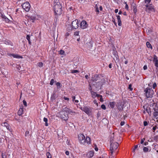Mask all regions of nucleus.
I'll use <instances>...</instances> for the list:
<instances>
[{"mask_svg": "<svg viewBox=\"0 0 158 158\" xmlns=\"http://www.w3.org/2000/svg\"><path fill=\"white\" fill-rule=\"evenodd\" d=\"M54 10L56 15H60L62 12V6L59 2H55L54 3Z\"/></svg>", "mask_w": 158, "mask_h": 158, "instance_id": "1", "label": "nucleus"}, {"mask_svg": "<svg viewBox=\"0 0 158 158\" xmlns=\"http://www.w3.org/2000/svg\"><path fill=\"white\" fill-rule=\"evenodd\" d=\"M144 91L147 98H151L152 97L154 91L152 89L147 88L144 90Z\"/></svg>", "mask_w": 158, "mask_h": 158, "instance_id": "2", "label": "nucleus"}, {"mask_svg": "<svg viewBox=\"0 0 158 158\" xmlns=\"http://www.w3.org/2000/svg\"><path fill=\"white\" fill-rule=\"evenodd\" d=\"M59 116L64 120H66L68 118V114L64 111H61L59 113Z\"/></svg>", "mask_w": 158, "mask_h": 158, "instance_id": "3", "label": "nucleus"}, {"mask_svg": "<svg viewBox=\"0 0 158 158\" xmlns=\"http://www.w3.org/2000/svg\"><path fill=\"white\" fill-rule=\"evenodd\" d=\"M78 139L80 142L83 144L85 143V137L82 134H80L78 135Z\"/></svg>", "mask_w": 158, "mask_h": 158, "instance_id": "4", "label": "nucleus"}, {"mask_svg": "<svg viewBox=\"0 0 158 158\" xmlns=\"http://www.w3.org/2000/svg\"><path fill=\"white\" fill-rule=\"evenodd\" d=\"M110 150H116L118 146V144L117 142L111 143H110Z\"/></svg>", "mask_w": 158, "mask_h": 158, "instance_id": "5", "label": "nucleus"}, {"mask_svg": "<svg viewBox=\"0 0 158 158\" xmlns=\"http://www.w3.org/2000/svg\"><path fill=\"white\" fill-rule=\"evenodd\" d=\"M22 6V8L26 11L28 12L29 10L30 6V4L28 2L24 3Z\"/></svg>", "mask_w": 158, "mask_h": 158, "instance_id": "6", "label": "nucleus"}, {"mask_svg": "<svg viewBox=\"0 0 158 158\" xmlns=\"http://www.w3.org/2000/svg\"><path fill=\"white\" fill-rule=\"evenodd\" d=\"M79 22L77 19L73 21L72 23V25L73 28L76 29L79 27Z\"/></svg>", "mask_w": 158, "mask_h": 158, "instance_id": "7", "label": "nucleus"}, {"mask_svg": "<svg viewBox=\"0 0 158 158\" xmlns=\"http://www.w3.org/2000/svg\"><path fill=\"white\" fill-rule=\"evenodd\" d=\"M80 109L83 111H84L86 114H90L91 113L90 110L87 107L84 106L83 107H81Z\"/></svg>", "mask_w": 158, "mask_h": 158, "instance_id": "8", "label": "nucleus"}, {"mask_svg": "<svg viewBox=\"0 0 158 158\" xmlns=\"http://www.w3.org/2000/svg\"><path fill=\"white\" fill-rule=\"evenodd\" d=\"M87 26L88 24L86 22L85 20L82 21L80 24V27L82 29H85L87 27Z\"/></svg>", "mask_w": 158, "mask_h": 158, "instance_id": "9", "label": "nucleus"}, {"mask_svg": "<svg viewBox=\"0 0 158 158\" xmlns=\"http://www.w3.org/2000/svg\"><path fill=\"white\" fill-rule=\"evenodd\" d=\"M124 105L122 104V102H119L117 104V107L119 110H122L123 108H124Z\"/></svg>", "mask_w": 158, "mask_h": 158, "instance_id": "10", "label": "nucleus"}, {"mask_svg": "<svg viewBox=\"0 0 158 158\" xmlns=\"http://www.w3.org/2000/svg\"><path fill=\"white\" fill-rule=\"evenodd\" d=\"M56 97H57V96L56 94V92L54 91L53 92L51 98V101L53 102L54 101Z\"/></svg>", "mask_w": 158, "mask_h": 158, "instance_id": "11", "label": "nucleus"}, {"mask_svg": "<svg viewBox=\"0 0 158 158\" xmlns=\"http://www.w3.org/2000/svg\"><path fill=\"white\" fill-rule=\"evenodd\" d=\"M146 7L148 8V9L152 11H154V6L152 4H146L145 5Z\"/></svg>", "mask_w": 158, "mask_h": 158, "instance_id": "12", "label": "nucleus"}, {"mask_svg": "<svg viewBox=\"0 0 158 158\" xmlns=\"http://www.w3.org/2000/svg\"><path fill=\"white\" fill-rule=\"evenodd\" d=\"M28 19L30 20H32V22H34V21L36 20H38V19L37 18V16H29L28 17Z\"/></svg>", "mask_w": 158, "mask_h": 158, "instance_id": "13", "label": "nucleus"}, {"mask_svg": "<svg viewBox=\"0 0 158 158\" xmlns=\"http://www.w3.org/2000/svg\"><path fill=\"white\" fill-rule=\"evenodd\" d=\"M94 155V152L93 151H90L87 154L86 156L87 157L91 158Z\"/></svg>", "mask_w": 158, "mask_h": 158, "instance_id": "14", "label": "nucleus"}, {"mask_svg": "<svg viewBox=\"0 0 158 158\" xmlns=\"http://www.w3.org/2000/svg\"><path fill=\"white\" fill-rule=\"evenodd\" d=\"M99 77L97 75H95L92 77V80L93 81H96L98 79Z\"/></svg>", "mask_w": 158, "mask_h": 158, "instance_id": "15", "label": "nucleus"}, {"mask_svg": "<svg viewBox=\"0 0 158 158\" xmlns=\"http://www.w3.org/2000/svg\"><path fill=\"white\" fill-rule=\"evenodd\" d=\"M62 111L65 112H67L68 114V113L72 112V111L70 109H69L68 108L65 107L63 109V110Z\"/></svg>", "mask_w": 158, "mask_h": 158, "instance_id": "16", "label": "nucleus"}, {"mask_svg": "<svg viewBox=\"0 0 158 158\" xmlns=\"http://www.w3.org/2000/svg\"><path fill=\"white\" fill-rule=\"evenodd\" d=\"M118 20V24L119 26H121L122 25L121 21L120 19V17L119 15L117 16Z\"/></svg>", "mask_w": 158, "mask_h": 158, "instance_id": "17", "label": "nucleus"}, {"mask_svg": "<svg viewBox=\"0 0 158 158\" xmlns=\"http://www.w3.org/2000/svg\"><path fill=\"white\" fill-rule=\"evenodd\" d=\"M2 125L3 126L6 127V128L10 131L9 129V127L7 123H2Z\"/></svg>", "mask_w": 158, "mask_h": 158, "instance_id": "18", "label": "nucleus"}, {"mask_svg": "<svg viewBox=\"0 0 158 158\" xmlns=\"http://www.w3.org/2000/svg\"><path fill=\"white\" fill-rule=\"evenodd\" d=\"M23 109L20 108L18 111V114L19 115H21L22 114H23Z\"/></svg>", "mask_w": 158, "mask_h": 158, "instance_id": "19", "label": "nucleus"}, {"mask_svg": "<svg viewBox=\"0 0 158 158\" xmlns=\"http://www.w3.org/2000/svg\"><path fill=\"white\" fill-rule=\"evenodd\" d=\"M85 143L86 142L87 143H90V139L89 137H86L85 138Z\"/></svg>", "mask_w": 158, "mask_h": 158, "instance_id": "20", "label": "nucleus"}, {"mask_svg": "<svg viewBox=\"0 0 158 158\" xmlns=\"http://www.w3.org/2000/svg\"><path fill=\"white\" fill-rule=\"evenodd\" d=\"M91 93L92 95V97L93 98H94L95 97H96V93L95 92H93V91H91Z\"/></svg>", "mask_w": 158, "mask_h": 158, "instance_id": "21", "label": "nucleus"}, {"mask_svg": "<svg viewBox=\"0 0 158 158\" xmlns=\"http://www.w3.org/2000/svg\"><path fill=\"white\" fill-rule=\"evenodd\" d=\"M114 133H113V136L111 135L110 139V143H114Z\"/></svg>", "mask_w": 158, "mask_h": 158, "instance_id": "22", "label": "nucleus"}, {"mask_svg": "<svg viewBox=\"0 0 158 158\" xmlns=\"http://www.w3.org/2000/svg\"><path fill=\"white\" fill-rule=\"evenodd\" d=\"M44 121L45 122V125L46 126H48V119L45 117L44 118Z\"/></svg>", "mask_w": 158, "mask_h": 158, "instance_id": "23", "label": "nucleus"}, {"mask_svg": "<svg viewBox=\"0 0 158 158\" xmlns=\"http://www.w3.org/2000/svg\"><path fill=\"white\" fill-rule=\"evenodd\" d=\"M115 105V103L114 102H111L110 103V106L112 108H113L114 107Z\"/></svg>", "mask_w": 158, "mask_h": 158, "instance_id": "24", "label": "nucleus"}, {"mask_svg": "<svg viewBox=\"0 0 158 158\" xmlns=\"http://www.w3.org/2000/svg\"><path fill=\"white\" fill-rule=\"evenodd\" d=\"M146 45H147V47L148 48H152V47L151 44H150V43L149 42H147Z\"/></svg>", "mask_w": 158, "mask_h": 158, "instance_id": "25", "label": "nucleus"}, {"mask_svg": "<svg viewBox=\"0 0 158 158\" xmlns=\"http://www.w3.org/2000/svg\"><path fill=\"white\" fill-rule=\"evenodd\" d=\"M26 39L28 40L29 44H31V42L30 40V36L29 35H27L26 36Z\"/></svg>", "mask_w": 158, "mask_h": 158, "instance_id": "26", "label": "nucleus"}, {"mask_svg": "<svg viewBox=\"0 0 158 158\" xmlns=\"http://www.w3.org/2000/svg\"><path fill=\"white\" fill-rule=\"evenodd\" d=\"M143 150V152H148V148L146 147H144Z\"/></svg>", "mask_w": 158, "mask_h": 158, "instance_id": "27", "label": "nucleus"}, {"mask_svg": "<svg viewBox=\"0 0 158 158\" xmlns=\"http://www.w3.org/2000/svg\"><path fill=\"white\" fill-rule=\"evenodd\" d=\"M12 56L14 58H20V56L19 55H15L14 54H12Z\"/></svg>", "mask_w": 158, "mask_h": 158, "instance_id": "28", "label": "nucleus"}, {"mask_svg": "<svg viewBox=\"0 0 158 158\" xmlns=\"http://www.w3.org/2000/svg\"><path fill=\"white\" fill-rule=\"evenodd\" d=\"M47 158H51L52 156L50 153L47 152L46 153Z\"/></svg>", "mask_w": 158, "mask_h": 158, "instance_id": "29", "label": "nucleus"}, {"mask_svg": "<svg viewBox=\"0 0 158 158\" xmlns=\"http://www.w3.org/2000/svg\"><path fill=\"white\" fill-rule=\"evenodd\" d=\"M95 8L96 9V11L98 12V13H99V9H98V6L97 5H96L95 6Z\"/></svg>", "mask_w": 158, "mask_h": 158, "instance_id": "30", "label": "nucleus"}, {"mask_svg": "<svg viewBox=\"0 0 158 158\" xmlns=\"http://www.w3.org/2000/svg\"><path fill=\"white\" fill-rule=\"evenodd\" d=\"M138 147V145H136L135 146L134 148L132 150V152H135V150L136 149H137Z\"/></svg>", "mask_w": 158, "mask_h": 158, "instance_id": "31", "label": "nucleus"}, {"mask_svg": "<svg viewBox=\"0 0 158 158\" xmlns=\"http://www.w3.org/2000/svg\"><path fill=\"white\" fill-rule=\"evenodd\" d=\"M157 60H158L157 59V57L156 56V55H154V56H153V62H154Z\"/></svg>", "mask_w": 158, "mask_h": 158, "instance_id": "32", "label": "nucleus"}, {"mask_svg": "<svg viewBox=\"0 0 158 158\" xmlns=\"http://www.w3.org/2000/svg\"><path fill=\"white\" fill-rule=\"evenodd\" d=\"M38 66L40 67H42L43 65V64L42 62H40L37 64Z\"/></svg>", "mask_w": 158, "mask_h": 158, "instance_id": "33", "label": "nucleus"}, {"mask_svg": "<svg viewBox=\"0 0 158 158\" xmlns=\"http://www.w3.org/2000/svg\"><path fill=\"white\" fill-rule=\"evenodd\" d=\"M155 66L157 67H158V60H156V61L154 62Z\"/></svg>", "mask_w": 158, "mask_h": 158, "instance_id": "34", "label": "nucleus"}, {"mask_svg": "<svg viewBox=\"0 0 158 158\" xmlns=\"http://www.w3.org/2000/svg\"><path fill=\"white\" fill-rule=\"evenodd\" d=\"M55 81L54 79H52L50 81V84L51 85H52L53 83H54Z\"/></svg>", "mask_w": 158, "mask_h": 158, "instance_id": "35", "label": "nucleus"}, {"mask_svg": "<svg viewBox=\"0 0 158 158\" xmlns=\"http://www.w3.org/2000/svg\"><path fill=\"white\" fill-rule=\"evenodd\" d=\"M101 107L103 110H105L106 109V106L104 104H102L101 105Z\"/></svg>", "mask_w": 158, "mask_h": 158, "instance_id": "36", "label": "nucleus"}, {"mask_svg": "<svg viewBox=\"0 0 158 158\" xmlns=\"http://www.w3.org/2000/svg\"><path fill=\"white\" fill-rule=\"evenodd\" d=\"M79 72L77 70H73L72 71L71 73H77Z\"/></svg>", "mask_w": 158, "mask_h": 158, "instance_id": "37", "label": "nucleus"}, {"mask_svg": "<svg viewBox=\"0 0 158 158\" xmlns=\"http://www.w3.org/2000/svg\"><path fill=\"white\" fill-rule=\"evenodd\" d=\"M131 87H132V85L130 84L129 85V89H130V90H132V89H133V88H131Z\"/></svg>", "mask_w": 158, "mask_h": 158, "instance_id": "38", "label": "nucleus"}, {"mask_svg": "<svg viewBox=\"0 0 158 158\" xmlns=\"http://www.w3.org/2000/svg\"><path fill=\"white\" fill-rule=\"evenodd\" d=\"M113 53L114 55H115V57L116 59H117L118 58V56L116 55V52L115 51H114V52H113Z\"/></svg>", "mask_w": 158, "mask_h": 158, "instance_id": "39", "label": "nucleus"}, {"mask_svg": "<svg viewBox=\"0 0 158 158\" xmlns=\"http://www.w3.org/2000/svg\"><path fill=\"white\" fill-rule=\"evenodd\" d=\"M100 98V101L101 102H103V101H104V100L102 98V96H100V97H99Z\"/></svg>", "mask_w": 158, "mask_h": 158, "instance_id": "40", "label": "nucleus"}, {"mask_svg": "<svg viewBox=\"0 0 158 158\" xmlns=\"http://www.w3.org/2000/svg\"><path fill=\"white\" fill-rule=\"evenodd\" d=\"M60 54H61V55L64 54V52L62 50H60Z\"/></svg>", "mask_w": 158, "mask_h": 158, "instance_id": "41", "label": "nucleus"}, {"mask_svg": "<svg viewBox=\"0 0 158 158\" xmlns=\"http://www.w3.org/2000/svg\"><path fill=\"white\" fill-rule=\"evenodd\" d=\"M23 105L25 106H27V102H26L25 100H23Z\"/></svg>", "mask_w": 158, "mask_h": 158, "instance_id": "42", "label": "nucleus"}, {"mask_svg": "<svg viewBox=\"0 0 158 158\" xmlns=\"http://www.w3.org/2000/svg\"><path fill=\"white\" fill-rule=\"evenodd\" d=\"M79 31H76L74 32V35L76 36L78 35H79Z\"/></svg>", "mask_w": 158, "mask_h": 158, "instance_id": "43", "label": "nucleus"}, {"mask_svg": "<svg viewBox=\"0 0 158 158\" xmlns=\"http://www.w3.org/2000/svg\"><path fill=\"white\" fill-rule=\"evenodd\" d=\"M125 4H126V6H125V9L128 10V6L126 2H125Z\"/></svg>", "mask_w": 158, "mask_h": 158, "instance_id": "44", "label": "nucleus"}, {"mask_svg": "<svg viewBox=\"0 0 158 158\" xmlns=\"http://www.w3.org/2000/svg\"><path fill=\"white\" fill-rule=\"evenodd\" d=\"M4 20L6 22H9V19L7 17H5V19Z\"/></svg>", "mask_w": 158, "mask_h": 158, "instance_id": "45", "label": "nucleus"}, {"mask_svg": "<svg viewBox=\"0 0 158 158\" xmlns=\"http://www.w3.org/2000/svg\"><path fill=\"white\" fill-rule=\"evenodd\" d=\"M17 68L19 70H21V67L19 65H17L16 66Z\"/></svg>", "mask_w": 158, "mask_h": 158, "instance_id": "46", "label": "nucleus"}, {"mask_svg": "<svg viewBox=\"0 0 158 158\" xmlns=\"http://www.w3.org/2000/svg\"><path fill=\"white\" fill-rule=\"evenodd\" d=\"M56 85L57 86H59L60 87H61L60 85L61 86V85L60 83L59 82H58L56 83Z\"/></svg>", "mask_w": 158, "mask_h": 158, "instance_id": "47", "label": "nucleus"}, {"mask_svg": "<svg viewBox=\"0 0 158 158\" xmlns=\"http://www.w3.org/2000/svg\"><path fill=\"white\" fill-rule=\"evenodd\" d=\"M151 0H145V2L146 3H149L151 1Z\"/></svg>", "mask_w": 158, "mask_h": 158, "instance_id": "48", "label": "nucleus"}, {"mask_svg": "<svg viewBox=\"0 0 158 158\" xmlns=\"http://www.w3.org/2000/svg\"><path fill=\"white\" fill-rule=\"evenodd\" d=\"M134 11L135 13L137 11V10L136 8V7L135 6H134Z\"/></svg>", "mask_w": 158, "mask_h": 158, "instance_id": "49", "label": "nucleus"}, {"mask_svg": "<svg viewBox=\"0 0 158 158\" xmlns=\"http://www.w3.org/2000/svg\"><path fill=\"white\" fill-rule=\"evenodd\" d=\"M143 124L144 126H146L148 124L147 122L146 121L144 122Z\"/></svg>", "mask_w": 158, "mask_h": 158, "instance_id": "50", "label": "nucleus"}, {"mask_svg": "<svg viewBox=\"0 0 158 158\" xmlns=\"http://www.w3.org/2000/svg\"><path fill=\"white\" fill-rule=\"evenodd\" d=\"M156 86V83H154L153 85V89H155Z\"/></svg>", "mask_w": 158, "mask_h": 158, "instance_id": "51", "label": "nucleus"}, {"mask_svg": "<svg viewBox=\"0 0 158 158\" xmlns=\"http://www.w3.org/2000/svg\"><path fill=\"white\" fill-rule=\"evenodd\" d=\"M158 115V113L156 111H155L154 114V116H157Z\"/></svg>", "mask_w": 158, "mask_h": 158, "instance_id": "52", "label": "nucleus"}, {"mask_svg": "<svg viewBox=\"0 0 158 158\" xmlns=\"http://www.w3.org/2000/svg\"><path fill=\"white\" fill-rule=\"evenodd\" d=\"M125 123V122L124 121H122L120 123V125L121 126H123L124 125Z\"/></svg>", "mask_w": 158, "mask_h": 158, "instance_id": "53", "label": "nucleus"}, {"mask_svg": "<svg viewBox=\"0 0 158 158\" xmlns=\"http://www.w3.org/2000/svg\"><path fill=\"white\" fill-rule=\"evenodd\" d=\"M66 142L68 145H70V142L68 140H67Z\"/></svg>", "mask_w": 158, "mask_h": 158, "instance_id": "54", "label": "nucleus"}, {"mask_svg": "<svg viewBox=\"0 0 158 158\" xmlns=\"http://www.w3.org/2000/svg\"><path fill=\"white\" fill-rule=\"evenodd\" d=\"M89 89L90 91V93H91V91H93L92 90V88H91V85H89Z\"/></svg>", "mask_w": 158, "mask_h": 158, "instance_id": "55", "label": "nucleus"}, {"mask_svg": "<svg viewBox=\"0 0 158 158\" xmlns=\"http://www.w3.org/2000/svg\"><path fill=\"white\" fill-rule=\"evenodd\" d=\"M143 68L144 70H146L147 69V66L146 65H144L143 66Z\"/></svg>", "mask_w": 158, "mask_h": 158, "instance_id": "56", "label": "nucleus"}, {"mask_svg": "<svg viewBox=\"0 0 158 158\" xmlns=\"http://www.w3.org/2000/svg\"><path fill=\"white\" fill-rule=\"evenodd\" d=\"M9 42L7 41H4V43L5 44H9Z\"/></svg>", "mask_w": 158, "mask_h": 158, "instance_id": "57", "label": "nucleus"}, {"mask_svg": "<svg viewBox=\"0 0 158 158\" xmlns=\"http://www.w3.org/2000/svg\"><path fill=\"white\" fill-rule=\"evenodd\" d=\"M2 158H6V156L5 155H3V154H2Z\"/></svg>", "mask_w": 158, "mask_h": 158, "instance_id": "58", "label": "nucleus"}, {"mask_svg": "<svg viewBox=\"0 0 158 158\" xmlns=\"http://www.w3.org/2000/svg\"><path fill=\"white\" fill-rule=\"evenodd\" d=\"M65 154L67 155H69V152L68 151H66L65 152Z\"/></svg>", "mask_w": 158, "mask_h": 158, "instance_id": "59", "label": "nucleus"}, {"mask_svg": "<svg viewBox=\"0 0 158 158\" xmlns=\"http://www.w3.org/2000/svg\"><path fill=\"white\" fill-rule=\"evenodd\" d=\"M29 134V132L28 131H26L25 133V135L27 136Z\"/></svg>", "mask_w": 158, "mask_h": 158, "instance_id": "60", "label": "nucleus"}, {"mask_svg": "<svg viewBox=\"0 0 158 158\" xmlns=\"http://www.w3.org/2000/svg\"><path fill=\"white\" fill-rule=\"evenodd\" d=\"M156 126H155V127H153V128H152V129L154 131V132L156 130Z\"/></svg>", "mask_w": 158, "mask_h": 158, "instance_id": "61", "label": "nucleus"}, {"mask_svg": "<svg viewBox=\"0 0 158 158\" xmlns=\"http://www.w3.org/2000/svg\"><path fill=\"white\" fill-rule=\"evenodd\" d=\"M95 147L94 148V149L96 151H98V147L96 146V145H95Z\"/></svg>", "mask_w": 158, "mask_h": 158, "instance_id": "62", "label": "nucleus"}, {"mask_svg": "<svg viewBox=\"0 0 158 158\" xmlns=\"http://www.w3.org/2000/svg\"><path fill=\"white\" fill-rule=\"evenodd\" d=\"M144 145L145 146L147 145L148 144V142H144Z\"/></svg>", "mask_w": 158, "mask_h": 158, "instance_id": "63", "label": "nucleus"}, {"mask_svg": "<svg viewBox=\"0 0 158 158\" xmlns=\"http://www.w3.org/2000/svg\"><path fill=\"white\" fill-rule=\"evenodd\" d=\"M64 98L65 100H69V98H67V97H64Z\"/></svg>", "mask_w": 158, "mask_h": 158, "instance_id": "64", "label": "nucleus"}]
</instances>
